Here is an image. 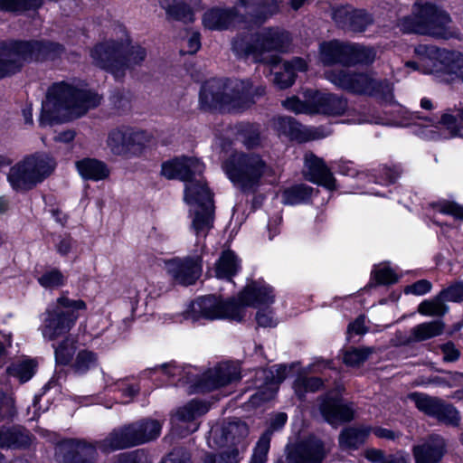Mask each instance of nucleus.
I'll return each instance as SVG.
<instances>
[{"mask_svg":"<svg viewBox=\"0 0 463 463\" xmlns=\"http://www.w3.org/2000/svg\"><path fill=\"white\" fill-rule=\"evenodd\" d=\"M288 43V33L279 29L265 28L254 35L236 37L232 42V50L237 55L251 58L255 62L273 63V82L279 89H286L294 83L297 71L307 70V63L301 58H295L279 65L277 56L269 54L273 51L284 50Z\"/></svg>","mask_w":463,"mask_h":463,"instance_id":"obj_1","label":"nucleus"},{"mask_svg":"<svg viewBox=\"0 0 463 463\" xmlns=\"http://www.w3.org/2000/svg\"><path fill=\"white\" fill-rule=\"evenodd\" d=\"M274 302L272 288L263 280L252 281L237 298L224 300L216 296L202 297L191 304L187 318L193 322L201 319L241 322L247 307L269 306Z\"/></svg>","mask_w":463,"mask_h":463,"instance_id":"obj_2","label":"nucleus"},{"mask_svg":"<svg viewBox=\"0 0 463 463\" xmlns=\"http://www.w3.org/2000/svg\"><path fill=\"white\" fill-rule=\"evenodd\" d=\"M101 98L93 91L77 89L71 84L59 82L47 91L42 104L40 126L45 127L81 117L89 109L96 108Z\"/></svg>","mask_w":463,"mask_h":463,"instance_id":"obj_3","label":"nucleus"},{"mask_svg":"<svg viewBox=\"0 0 463 463\" xmlns=\"http://www.w3.org/2000/svg\"><path fill=\"white\" fill-rule=\"evenodd\" d=\"M264 93V87L252 90V83L248 80L212 79L203 85L200 102L204 108L237 112L250 106L255 97Z\"/></svg>","mask_w":463,"mask_h":463,"instance_id":"obj_4","label":"nucleus"},{"mask_svg":"<svg viewBox=\"0 0 463 463\" xmlns=\"http://www.w3.org/2000/svg\"><path fill=\"white\" fill-rule=\"evenodd\" d=\"M406 66L447 82L463 81V52L458 51L420 44L414 48V60Z\"/></svg>","mask_w":463,"mask_h":463,"instance_id":"obj_5","label":"nucleus"},{"mask_svg":"<svg viewBox=\"0 0 463 463\" xmlns=\"http://www.w3.org/2000/svg\"><path fill=\"white\" fill-rule=\"evenodd\" d=\"M450 23L451 19L444 10L430 3H416L411 14L402 18L398 26L404 33L450 39L457 36Z\"/></svg>","mask_w":463,"mask_h":463,"instance_id":"obj_6","label":"nucleus"},{"mask_svg":"<svg viewBox=\"0 0 463 463\" xmlns=\"http://www.w3.org/2000/svg\"><path fill=\"white\" fill-rule=\"evenodd\" d=\"M278 11L276 0H240L233 9H212L203 17V24L209 30H224L241 21L246 14L249 22L265 21Z\"/></svg>","mask_w":463,"mask_h":463,"instance_id":"obj_7","label":"nucleus"},{"mask_svg":"<svg viewBox=\"0 0 463 463\" xmlns=\"http://www.w3.org/2000/svg\"><path fill=\"white\" fill-rule=\"evenodd\" d=\"M127 43L109 41L99 43L90 55L98 66L109 71L116 79H120L128 69L139 65L146 56V50L140 46L132 47L126 52Z\"/></svg>","mask_w":463,"mask_h":463,"instance_id":"obj_8","label":"nucleus"},{"mask_svg":"<svg viewBox=\"0 0 463 463\" xmlns=\"http://www.w3.org/2000/svg\"><path fill=\"white\" fill-rule=\"evenodd\" d=\"M248 432L247 425L240 421L213 426L207 439L209 447L225 450L220 455H207L203 463H238L240 452L246 448L242 441Z\"/></svg>","mask_w":463,"mask_h":463,"instance_id":"obj_9","label":"nucleus"},{"mask_svg":"<svg viewBox=\"0 0 463 463\" xmlns=\"http://www.w3.org/2000/svg\"><path fill=\"white\" fill-rule=\"evenodd\" d=\"M163 422L154 419H144L123 428L113 430L105 439L98 442V449L104 453L143 444L159 437Z\"/></svg>","mask_w":463,"mask_h":463,"instance_id":"obj_10","label":"nucleus"},{"mask_svg":"<svg viewBox=\"0 0 463 463\" xmlns=\"http://www.w3.org/2000/svg\"><path fill=\"white\" fill-rule=\"evenodd\" d=\"M85 309L86 304L81 299H71L66 296L58 298L43 314L40 330L43 338L53 341L68 333L79 317L77 312Z\"/></svg>","mask_w":463,"mask_h":463,"instance_id":"obj_11","label":"nucleus"},{"mask_svg":"<svg viewBox=\"0 0 463 463\" xmlns=\"http://www.w3.org/2000/svg\"><path fill=\"white\" fill-rule=\"evenodd\" d=\"M326 78L338 88L355 94L379 97L392 100V85L387 80H378L372 73H351L345 70H329Z\"/></svg>","mask_w":463,"mask_h":463,"instance_id":"obj_12","label":"nucleus"},{"mask_svg":"<svg viewBox=\"0 0 463 463\" xmlns=\"http://www.w3.org/2000/svg\"><path fill=\"white\" fill-rule=\"evenodd\" d=\"M55 166L56 163L50 156L32 155L12 166L7 179L14 190H29L47 178Z\"/></svg>","mask_w":463,"mask_h":463,"instance_id":"obj_13","label":"nucleus"},{"mask_svg":"<svg viewBox=\"0 0 463 463\" xmlns=\"http://www.w3.org/2000/svg\"><path fill=\"white\" fill-rule=\"evenodd\" d=\"M223 169L230 180L242 188H250L260 178L275 175L272 167L254 154L233 153L223 164Z\"/></svg>","mask_w":463,"mask_h":463,"instance_id":"obj_14","label":"nucleus"},{"mask_svg":"<svg viewBox=\"0 0 463 463\" xmlns=\"http://www.w3.org/2000/svg\"><path fill=\"white\" fill-rule=\"evenodd\" d=\"M283 107L295 113L342 116L348 110L347 100L336 94L307 90L303 100L291 97L282 102Z\"/></svg>","mask_w":463,"mask_h":463,"instance_id":"obj_15","label":"nucleus"},{"mask_svg":"<svg viewBox=\"0 0 463 463\" xmlns=\"http://www.w3.org/2000/svg\"><path fill=\"white\" fill-rule=\"evenodd\" d=\"M54 47L52 43L15 42L0 44V79L17 71L24 61L38 58Z\"/></svg>","mask_w":463,"mask_h":463,"instance_id":"obj_16","label":"nucleus"},{"mask_svg":"<svg viewBox=\"0 0 463 463\" xmlns=\"http://www.w3.org/2000/svg\"><path fill=\"white\" fill-rule=\"evenodd\" d=\"M409 118L415 124L421 126L419 135L427 140L454 137L463 127V109L457 116L445 112L440 116L427 118L421 117L419 112H413Z\"/></svg>","mask_w":463,"mask_h":463,"instance_id":"obj_17","label":"nucleus"},{"mask_svg":"<svg viewBox=\"0 0 463 463\" xmlns=\"http://www.w3.org/2000/svg\"><path fill=\"white\" fill-rule=\"evenodd\" d=\"M146 140L144 131L123 126L108 133L106 146L115 156L136 155L142 151Z\"/></svg>","mask_w":463,"mask_h":463,"instance_id":"obj_18","label":"nucleus"},{"mask_svg":"<svg viewBox=\"0 0 463 463\" xmlns=\"http://www.w3.org/2000/svg\"><path fill=\"white\" fill-rule=\"evenodd\" d=\"M203 253L196 249L193 256L166 260L164 262V268L176 283L192 285L202 274Z\"/></svg>","mask_w":463,"mask_h":463,"instance_id":"obj_19","label":"nucleus"},{"mask_svg":"<svg viewBox=\"0 0 463 463\" xmlns=\"http://www.w3.org/2000/svg\"><path fill=\"white\" fill-rule=\"evenodd\" d=\"M201 200L203 207L190 208V217L192 219L191 229L196 237L195 247L197 251L203 252L205 250L204 239L213 227V204L209 201V196L205 191L201 192Z\"/></svg>","mask_w":463,"mask_h":463,"instance_id":"obj_20","label":"nucleus"},{"mask_svg":"<svg viewBox=\"0 0 463 463\" xmlns=\"http://www.w3.org/2000/svg\"><path fill=\"white\" fill-rule=\"evenodd\" d=\"M12 398L4 397L0 402V420L10 418L14 414ZM31 442L29 434L20 428H0V448L23 449Z\"/></svg>","mask_w":463,"mask_h":463,"instance_id":"obj_21","label":"nucleus"},{"mask_svg":"<svg viewBox=\"0 0 463 463\" xmlns=\"http://www.w3.org/2000/svg\"><path fill=\"white\" fill-rule=\"evenodd\" d=\"M208 407L198 401H191L180 407L171 417L172 431L179 436H185L198 430L196 418L206 413Z\"/></svg>","mask_w":463,"mask_h":463,"instance_id":"obj_22","label":"nucleus"},{"mask_svg":"<svg viewBox=\"0 0 463 463\" xmlns=\"http://www.w3.org/2000/svg\"><path fill=\"white\" fill-rule=\"evenodd\" d=\"M98 446L80 440H65L56 449V458L60 463H93Z\"/></svg>","mask_w":463,"mask_h":463,"instance_id":"obj_23","label":"nucleus"},{"mask_svg":"<svg viewBox=\"0 0 463 463\" xmlns=\"http://www.w3.org/2000/svg\"><path fill=\"white\" fill-rule=\"evenodd\" d=\"M204 165L197 158L179 157L162 164L161 174L167 179L187 181L193 175H202Z\"/></svg>","mask_w":463,"mask_h":463,"instance_id":"obj_24","label":"nucleus"},{"mask_svg":"<svg viewBox=\"0 0 463 463\" xmlns=\"http://www.w3.org/2000/svg\"><path fill=\"white\" fill-rule=\"evenodd\" d=\"M240 378V371L237 365L228 363L222 364L203 374V380L196 390L210 392L238 381Z\"/></svg>","mask_w":463,"mask_h":463,"instance_id":"obj_25","label":"nucleus"},{"mask_svg":"<svg viewBox=\"0 0 463 463\" xmlns=\"http://www.w3.org/2000/svg\"><path fill=\"white\" fill-rule=\"evenodd\" d=\"M305 176L317 184L328 190L336 189L335 179L323 159L309 153L305 156Z\"/></svg>","mask_w":463,"mask_h":463,"instance_id":"obj_26","label":"nucleus"},{"mask_svg":"<svg viewBox=\"0 0 463 463\" xmlns=\"http://www.w3.org/2000/svg\"><path fill=\"white\" fill-rule=\"evenodd\" d=\"M332 17L336 24L354 32L364 31L373 22L365 11L354 10L349 5L334 10Z\"/></svg>","mask_w":463,"mask_h":463,"instance_id":"obj_27","label":"nucleus"},{"mask_svg":"<svg viewBox=\"0 0 463 463\" xmlns=\"http://www.w3.org/2000/svg\"><path fill=\"white\" fill-rule=\"evenodd\" d=\"M320 411L325 420L334 425L353 419L354 411L349 405L344 404L336 395H328L320 404Z\"/></svg>","mask_w":463,"mask_h":463,"instance_id":"obj_28","label":"nucleus"},{"mask_svg":"<svg viewBox=\"0 0 463 463\" xmlns=\"http://www.w3.org/2000/svg\"><path fill=\"white\" fill-rule=\"evenodd\" d=\"M290 369L286 365L279 364L269 371H262L261 373L267 379L270 378V381L266 383L263 389L252 396L251 402L256 404L258 400L265 402L272 399L278 391L279 384L288 376Z\"/></svg>","mask_w":463,"mask_h":463,"instance_id":"obj_29","label":"nucleus"},{"mask_svg":"<svg viewBox=\"0 0 463 463\" xmlns=\"http://www.w3.org/2000/svg\"><path fill=\"white\" fill-rule=\"evenodd\" d=\"M445 453V441L439 436L431 437L424 444L413 449L415 463H438Z\"/></svg>","mask_w":463,"mask_h":463,"instance_id":"obj_30","label":"nucleus"},{"mask_svg":"<svg viewBox=\"0 0 463 463\" xmlns=\"http://www.w3.org/2000/svg\"><path fill=\"white\" fill-rule=\"evenodd\" d=\"M205 191L209 196V201L213 202L212 194L208 189L202 175H193L184 182V201L190 208L203 207V200H201V192Z\"/></svg>","mask_w":463,"mask_h":463,"instance_id":"obj_31","label":"nucleus"},{"mask_svg":"<svg viewBox=\"0 0 463 463\" xmlns=\"http://www.w3.org/2000/svg\"><path fill=\"white\" fill-rule=\"evenodd\" d=\"M320 61L326 66L335 63L347 65V43L338 41L322 43L320 45Z\"/></svg>","mask_w":463,"mask_h":463,"instance_id":"obj_32","label":"nucleus"},{"mask_svg":"<svg viewBox=\"0 0 463 463\" xmlns=\"http://www.w3.org/2000/svg\"><path fill=\"white\" fill-rule=\"evenodd\" d=\"M76 167L84 179L100 181L109 177V169L102 161L95 158H84L76 163Z\"/></svg>","mask_w":463,"mask_h":463,"instance_id":"obj_33","label":"nucleus"},{"mask_svg":"<svg viewBox=\"0 0 463 463\" xmlns=\"http://www.w3.org/2000/svg\"><path fill=\"white\" fill-rule=\"evenodd\" d=\"M325 450L320 441L299 446L289 455L290 463H320Z\"/></svg>","mask_w":463,"mask_h":463,"instance_id":"obj_34","label":"nucleus"},{"mask_svg":"<svg viewBox=\"0 0 463 463\" xmlns=\"http://www.w3.org/2000/svg\"><path fill=\"white\" fill-rule=\"evenodd\" d=\"M444 325L441 321L421 323L412 327L411 335L403 341L404 344L421 342L442 334Z\"/></svg>","mask_w":463,"mask_h":463,"instance_id":"obj_35","label":"nucleus"},{"mask_svg":"<svg viewBox=\"0 0 463 463\" xmlns=\"http://www.w3.org/2000/svg\"><path fill=\"white\" fill-rule=\"evenodd\" d=\"M241 269V262L235 253L230 250H224L215 266V276L219 279H230Z\"/></svg>","mask_w":463,"mask_h":463,"instance_id":"obj_36","label":"nucleus"},{"mask_svg":"<svg viewBox=\"0 0 463 463\" xmlns=\"http://www.w3.org/2000/svg\"><path fill=\"white\" fill-rule=\"evenodd\" d=\"M369 433L370 429L364 426L345 429L339 437V444L343 449H357L365 441Z\"/></svg>","mask_w":463,"mask_h":463,"instance_id":"obj_37","label":"nucleus"},{"mask_svg":"<svg viewBox=\"0 0 463 463\" xmlns=\"http://www.w3.org/2000/svg\"><path fill=\"white\" fill-rule=\"evenodd\" d=\"M375 58L374 48L347 43V65L370 64Z\"/></svg>","mask_w":463,"mask_h":463,"instance_id":"obj_38","label":"nucleus"},{"mask_svg":"<svg viewBox=\"0 0 463 463\" xmlns=\"http://www.w3.org/2000/svg\"><path fill=\"white\" fill-rule=\"evenodd\" d=\"M160 6L165 10L166 14L175 20L187 22L194 21V14L190 7L184 3L175 0H159Z\"/></svg>","mask_w":463,"mask_h":463,"instance_id":"obj_39","label":"nucleus"},{"mask_svg":"<svg viewBox=\"0 0 463 463\" xmlns=\"http://www.w3.org/2000/svg\"><path fill=\"white\" fill-rule=\"evenodd\" d=\"M98 364V356L92 351L82 349L79 351L71 363V369L75 373L84 374L95 368Z\"/></svg>","mask_w":463,"mask_h":463,"instance_id":"obj_40","label":"nucleus"},{"mask_svg":"<svg viewBox=\"0 0 463 463\" xmlns=\"http://www.w3.org/2000/svg\"><path fill=\"white\" fill-rule=\"evenodd\" d=\"M105 383L108 387L114 386V391L121 392V403L127 404L133 401L134 397L138 393L139 387L137 385L129 383L125 380H118L110 383L112 378L104 376Z\"/></svg>","mask_w":463,"mask_h":463,"instance_id":"obj_41","label":"nucleus"},{"mask_svg":"<svg viewBox=\"0 0 463 463\" xmlns=\"http://www.w3.org/2000/svg\"><path fill=\"white\" fill-rule=\"evenodd\" d=\"M313 189L307 185H297L287 189L282 194L284 204L294 205L307 200L312 194Z\"/></svg>","mask_w":463,"mask_h":463,"instance_id":"obj_42","label":"nucleus"},{"mask_svg":"<svg viewBox=\"0 0 463 463\" xmlns=\"http://www.w3.org/2000/svg\"><path fill=\"white\" fill-rule=\"evenodd\" d=\"M375 352L373 347L351 348L344 354V363L349 366H359Z\"/></svg>","mask_w":463,"mask_h":463,"instance_id":"obj_43","label":"nucleus"},{"mask_svg":"<svg viewBox=\"0 0 463 463\" xmlns=\"http://www.w3.org/2000/svg\"><path fill=\"white\" fill-rule=\"evenodd\" d=\"M36 364L33 360H24L8 368V373L17 377L22 383L30 380L35 371Z\"/></svg>","mask_w":463,"mask_h":463,"instance_id":"obj_44","label":"nucleus"},{"mask_svg":"<svg viewBox=\"0 0 463 463\" xmlns=\"http://www.w3.org/2000/svg\"><path fill=\"white\" fill-rule=\"evenodd\" d=\"M410 398L420 411L428 415L435 416L440 400L421 393H412Z\"/></svg>","mask_w":463,"mask_h":463,"instance_id":"obj_45","label":"nucleus"},{"mask_svg":"<svg viewBox=\"0 0 463 463\" xmlns=\"http://www.w3.org/2000/svg\"><path fill=\"white\" fill-rule=\"evenodd\" d=\"M75 351V342L71 338L64 339L57 347H55L56 362L64 365L72 363V357Z\"/></svg>","mask_w":463,"mask_h":463,"instance_id":"obj_46","label":"nucleus"},{"mask_svg":"<svg viewBox=\"0 0 463 463\" xmlns=\"http://www.w3.org/2000/svg\"><path fill=\"white\" fill-rule=\"evenodd\" d=\"M39 284L44 288L53 289L61 287L66 282V277L56 269L45 271L38 278Z\"/></svg>","mask_w":463,"mask_h":463,"instance_id":"obj_47","label":"nucleus"},{"mask_svg":"<svg viewBox=\"0 0 463 463\" xmlns=\"http://www.w3.org/2000/svg\"><path fill=\"white\" fill-rule=\"evenodd\" d=\"M442 292L431 300H425L419 305L418 311L424 316H441L446 312Z\"/></svg>","mask_w":463,"mask_h":463,"instance_id":"obj_48","label":"nucleus"},{"mask_svg":"<svg viewBox=\"0 0 463 463\" xmlns=\"http://www.w3.org/2000/svg\"><path fill=\"white\" fill-rule=\"evenodd\" d=\"M271 431L268 430L261 435L253 451L250 463H265L269 449Z\"/></svg>","mask_w":463,"mask_h":463,"instance_id":"obj_49","label":"nucleus"},{"mask_svg":"<svg viewBox=\"0 0 463 463\" xmlns=\"http://www.w3.org/2000/svg\"><path fill=\"white\" fill-rule=\"evenodd\" d=\"M372 274L373 279L380 285H389L398 281L396 273L386 264L376 266Z\"/></svg>","mask_w":463,"mask_h":463,"instance_id":"obj_50","label":"nucleus"},{"mask_svg":"<svg viewBox=\"0 0 463 463\" xmlns=\"http://www.w3.org/2000/svg\"><path fill=\"white\" fill-rule=\"evenodd\" d=\"M322 381L317 377H298V380L295 382L294 389L295 392L299 397H302L307 392L317 391L322 386Z\"/></svg>","mask_w":463,"mask_h":463,"instance_id":"obj_51","label":"nucleus"},{"mask_svg":"<svg viewBox=\"0 0 463 463\" xmlns=\"http://www.w3.org/2000/svg\"><path fill=\"white\" fill-rule=\"evenodd\" d=\"M433 208L443 214L453 216L455 219L463 220V206L450 201H439L432 204Z\"/></svg>","mask_w":463,"mask_h":463,"instance_id":"obj_52","label":"nucleus"},{"mask_svg":"<svg viewBox=\"0 0 463 463\" xmlns=\"http://www.w3.org/2000/svg\"><path fill=\"white\" fill-rule=\"evenodd\" d=\"M434 417L440 421L449 424H456L459 420L457 410L451 405L443 403L441 401L439 403V408Z\"/></svg>","mask_w":463,"mask_h":463,"instance_id":"obj_53","label":"nucleus"},{"mask_svg":"<svg viewBox=\"0 0 463 463\" xmlns=\"http://www.w3.org/2000/svg\"><path fill=\"white\" fill-rule=\"evenodd\" d=\"M40 5L41 0H0V8L8 11H19Z\"/></svg>","mask_w":463,"mask_h":463,"instance_id":"obj_54","label":"nucleus"},{"mask_svg":"<svg viewBox=\"0 0 463 463\" xmlns=\"http://www.w3.org/2000/svg\"><path fill=\"white\" fill-rule=\"evenodd\" d=\"M256 321L262 327H274L278 325V319L271 309L259 310L256 314Z\"/></svg>","mask_w":463,"mask_h":463,"instance_id":"obj_55","label":"nucleus"},{"mask_svg":"<svg viewBox=\"0 0 463 463\" xmlns=\"http://www.w3.org/2000/svg\"><path fill=\"white\" fill-rule=\"evenodd\" d=\"M430 289L431 283L427 279H420L411 285L406 286L404 288V293L421 296L430 292Z\"/></svg>","mask_w":463,"mask_h":463,"instance_id":"obj_56","label":"nucleus"},{"mask_svg":"<svg viewBox=\"0 0 463 463\" xmlns=\"http://www.w3.org/2000/svg\"><path fill=\"white\" fill-rule=\"evenodd\" d=\"M442 298L447 301H463V283L450 286L442 291Z\"/></svg>","mask_w":463,"mask_h":463,"instance_id":"obj_57","label":"nucleus"},{"mask_svg":"<svg viewBox=\"0 0 463 463\" xmlns=\"http://www.w3.org/2000/svg\"><path fill=\"white\" fill-rule=\"evenodd\" d=\"M277 128L282 134L293 137L298 128L297 123L291 118H279L276 121Z\"/></svg>","mask_w":463,"mask_h":463,"instance_id":"obj_58","label":"nucleus"},{"mask_svg":"<svg viewBox=\"0 0 463 463\" xmlns=\"http://www.w3.org/2000/svg\"><path fill=\"white\" fill-rule=\"evenodd\" d=\"M161 463H191L189 454L182 449H177L170 452Z\"/></svg>","mask_w":463,"mask_h":463,"instance_id":"obj_59","label":"nucleus"},{"mask_svg":"<svg viewBox=\"0 0 463 463\" xmlns=\"http://www.w3.org/2000/svg\"><path fill=\"white\" fill-rule=\"evenodd\" d=\"M400 175L396 168L383 167L381 169V182L384 184L393 183Z\"/></svg>","mask_w":463,"mask_h":463,"instance_id":"obj_60","label":"nucleus"},{"mask_svg":"<svg viewBox=\"0 0 463 463\" xmlns=\"http://www.w3.org/2000/svg\"><path fill=\"white\" fill-rule=\"evenodd\" d=\"M201 47L200 43V35L196 32L191 33L189 38L187 39V50L186 53L194 54Z\"/></svg>","mask_w":463,"mask_h":463,"instance_id":"obj_61","label":"nucleus"},{"mask_svg":"<svg viewBox=\"0 0 463 463\" xmlns=\"http://www.w3.org/2000/svg\"><path fill=\"white\" fill-rule=\"evenodd\" d=\"M441 350L443 352L445 361L452 362L457 360L459 356L458 351L451 343L443 345Z\"/></svg>","mask_w":463,"mask_h":463,"instance_id":"obj_62","label":"nucleus"},{"mask_svg":"<svg viewBox=\"0 0 463 463\" xmlns=\"http://www.w3.org/2000/svg\"><path fill=\"white\" fill-rule=\"evenodd\" d=\"M177 369L173 365L165 364L159 368L149 370V373L158 374L161 376H165L170 378L175 375V371Z\"/></svg>","mask_w":463,"mask_h":463,"instance_id":"obj_63","label":"nucleus"},{"mask_svg":"<svg viewBox=\"0 0 463 463\" xmlns=\"http://www.w3.org/2000/svg\"><path fill=\"white\" fill-rule=\"evenodd\" d=\"M383 463H410V458L407 454L399 452L395 455H390L385 458Z\"/></svg>","mask_w":463,"mask_h":463,"instance_id":"obj_64","label":"nucleus"}]
</instances>
